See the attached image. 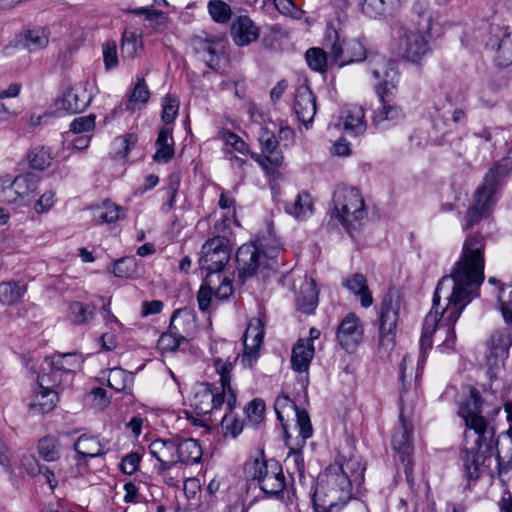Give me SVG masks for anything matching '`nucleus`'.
Listing matches in <instances>:
<instances>
[{"instance_id": "obj_61", "label": "nucleus", "mask_w": 512, "mask_h": 512, "mask_svg": "<svg viewBox=\"0 0 512 512\" xmlns=\"http://www.w3.org/2000/svg\"><path fill=\"white\" fill-rule=\"evenodd\" d=\"M179 101L174 96L167 95L164 98L162 120L165 126L173 123L178 115Z\"/></svg>"}, {"instance_id": "obj_55", "label": "nucleus", "mask_w": 512, "mask_h": 512, "mask_svg": "<svg viewBox=\"0 0 512 512\" xmlns=\"http://www.w3.org/2000/svg\"><path fill=\"white\" fill-rule=\"evenodd\" d=\"M208 11L212 19L217 23H226L231 18L230 6L222 0H210Z\"/></svg>"}, {"instance_id": "obj_50", "label": "nucleus", "mask_w": 512, "mask_h": 512, "mask_svg": "<svg viewBox=\"0 0 512 512\" xmlns=\"http://www.w3.org/2000/svg\"><path fill=\"white\" fill-rule=\"evenodd\" d=\"M150 92L143 78L138 79L132 93L129 96L126 109L134 111L137 104H145L149 100Z\"/></svg>"}, {"instance_id": "obj_54", "label": "nucleus", "mask_w": 512, "mask_h": 512, "mask_svg": "<svg viewBox=\"0 0 512 512\" xmlns=\"http://www.w3.org/2000/svg\"><path fill=\"white\" fill-rule=\"evenodd\" d=\"M48 35L43 29L27 30L24 45L29 51H37L47 46Z\"/></svg>"}, {"instance_id": "obj_13", "label": "nucleus", "mask_w": 512, "mask_h": 512, "mask_svg": "<svg viewBox=\"0 0 512 512\" xmlns=\"http://www.w3.org/2000/svg\"><path fill=\"white\" fill-rule=\"evenodd\" d=\"M258 140L261 145L262 153H253L251 157L267 174L273 175L281 167L284 160L275 133L267 127H261Z\"/></svg>"}, {"instance_id": "obj_36", "label": "nucleus", "mask_w": 512, "mask_h": 512, "mask_svg": "<svg viewBox=\"0 0 512 512\" xmlns=\"http://www.w3.org/2000/svg\"><path fill=\"white\" fill-rule=\"evenodd\" d=\"M48 358L51 360L52 367L62 370V373L70 379L83 364L82 356L78 353H55Z\"/></svg>"}, {"instance_id": "obj_59", "label": "nucleus", "mask_w": 512, "mask_h": 512, "mask_svg": "<svg viewBox=\"0 0 512 512\" xmlns=\"http://www.w3.org/2000/svg\"><path fill=\"white\" fill-rule=\"evenodd\" d=\"M264 412L265 403L262 399L259 398L252 400L246 408L248 421L254 426L260 424L263 421Z\"/></svg>"}, {"instance_id": "obj_15", "label": "nucleus", "mask_w": 512, "mask_h": 512, "mask_svg": "<svg viewBox=\"0 0 512 512\" xmlns=\"http://www.w3.org/2000/svg\"><path fill=\"white\" fill-rule=\"evenodd\" d=\"M367 69L374 80L378 82L377 90H385L390 93L396 89L398 70L395 61L381 55H374L367 59Z\"/></svg>"}, {"instance_id": "obj_10", "label": "nucleus", "mask_w": 512, "mask_h": 512, "mask_svg": "<svg viewBox=\"0 0 512 512\" xmlns=\"http://www.w3.org/2000/svg\"><path fill=\"white\" fill-rule=\"evenodd\" d=\"M231 257V248L228 244L226 237L217 236L207 240L201 249V256L199 258V265L201 269L205 270L206 275H211L213 278L215 274L221 272Z\"/></svg>"}, {"instance_id": "obj_30", "label": "nucleus", "mask_w": 512, "mask_h": 512, "mask_svg": "<svg viewBox=\"0 0 512 512\" xmlns=\"http://www.w3.org/2000/svg\"><path fill=\"white\" fill-rule=\"evenodd\" d=\"M176 445V458L178 462L185 465L195 464L200 462L203 451L198 440L193 438L175 437Z\"/></svg>"}, {"instance_id": "obj_37", "label": "nucleus", "mask_w": 512, "mask_h": 512, "mask_svg": "<svg viewBox=\"0 0 512 512\" xmlns=\"http://www.w3.org/2000/svg\"><path fill=\"white\" fill-rule=\"evenodd\" d=\"M157 151L153 159L157 162L168 163L174 156V141L172 137V128L163 126L156 140Z\"/></svg>"}, {"instance_id": "obj_63", "label": "nucleus", "mask_w": 512, "mask_h": 512, "mask_svg": "<svg viewBox=\"0 0 512 512\" xmlns=\"http://www.w3.org/2000/svg\"><path fill=\"white\" fill-rule=\"evenodd\" d=\"M274 5L281 14L297 20L301 19L304 14V11L298 8L292 0H274Z\"/></svg>"}, {"instance_id": "obj_64", "label": "nucleus", "mask_w": 512, "mask_h": 512, "mask_svg": "<svg viewBox=\"0 0 512 512\" xmlns=\"http://www.w3.org/2000/svg\"><path fill=\"white\" fill-rule=\"evenodd\" d=\"M42 467L34 455L24 454L20 459V469L30 476L35 477L42 472Z\"/></svg>"}, {"instance_id": "obj_22", "label": "nucleus", "mask_w": 512, "mask_h": 512, "mask_svg": "<svg viewBox=\"0 0 512 512\" xmlns=\"http://www.w3.org/2000/svg\"><path fill=\"white\" fill-rule=\"evenodd\" d=\"M92 100L91 94L87 91L86 84L82 82L71 85L57 103L59 109L69 114L83 112Z\"/></svg>"}, {"instance_id": "obj_40", "label": "nucleus", "mask_w": 512, "mask_h": 512, "mask_svg": "<svg viewBox=\"0 0 512 512\" xmlns=\"http://www.w3.org/2000/svg\"><path fill=\"white\" fill-rule=\"evenodd\" d=\"M74 449L81 457L95 458L106 454L104 445L93 436L81 435L74 444Z\"/></svg>"}, {"instance_id": "obj_39", "label": "nucleus", "mask_w": 512, "mask_h": 512, "mask_svg": "<svg viewBox=\"0 0 512 512\" xmlns=\"http://www.w3.org/2000/svg\"><path fill=\"white\" fill-rule=\"evenodd\" d=\"M492 204L493 202L475 195L474 204L467 210L463 229L469 230L478 225L481 220L488 216Z\"/></svg>"}, {"instance_id": "obj_20", "label": "nucleus", "mask_w": 512, "mask_h": 512, "mask_svg": "<svg viewBox=\"0 0 512 512\" xmlns=\"http://www.w3.org/2000/svg\"><path fill=\"white\" fill-rule=\"evenodd\" d=\"M363 328L359 318L353 314H348L339 324L337 329V341L347 352H354L362 341Z\"/></svg>"}, {"instance_id": "obj_32", "label": "nucleus", "mask_w": 512, "mask_h": 512, "mask_svg": "<svg viewBox=\"0 0 512 512\" xmlns=\"http://www.w3.org/2000/svg\"><path fill=\"white\" fill-rule=\"evenodd\" d=\"M487 46L497 51L499 66L506 67L512 64V31L494 34L487 42Z\"/></svg>"}, {"instance_id": "obj_25", "label": "nucleus", "mask_w": 512, "mask_h": 512, "mask_svg": "<svg viewBox=\"0 0 512 512\" xmlns=\"http://www.w3.org/2000/svg\"><path fill=\"white\" fill-rule=\"evenodd\" d=\"M293 108L298 120L308 128L317 110L316 97L308 86L301 85L296 89Z\"/></svg>"}, {"instance_id": "obj_16", "label": "nucleus", "mask_w": 512, "mask_h": 512, "mask_svg": "<svg viewBox=\"0 0 512 512\" xmlns=\"http://www.w3.org/2000/svg\"><path fill=\"white\" fill-rule=\"evenodd\" d=\"M381 100V107L374 111L372 125L377 130H387L390 127L403 121L405 115L402 108L391 99L392 92L377 90Z\"/></svg>"}, {"instance_id": "obj_5", "label": "nucleus", "mask_w": 512, "mask_h": 512, "mask_svg": "<svg viewBox=\"0 0 512 512\" xmlns=\"http://www.w3.org/2000/svg\"><path fill=\"white\" fill-rule=\"evenodd\" d=\"M473 445L466 446L460 454L463 471L468 479H478L492 461L493 449L497 443L495 430L475 434Z\"/></svg>"}, {"instance_id": "obj_46", "label": "nucleus", "mask_w": 512, "mask_h": 512, "mask_svg": "<svg viewBox=\"0 0 512 512\" xmlns=\"http://www.w3.org/2000/svg\"><path fill=\"white\" fill-rule=\"evenodd\" d=\"M37 452L44 461L54 462L61 456V444L56 437L48 435L39 439Z\"/></svg>"}, {"instance_id": "obj_8", "label": "nucleus", "mask_w": 512, "mask_h": 512, "mask_svg": "<svg viewBox=\"0 0 512 512\" xmlns=\"http://www.w3.org/2000/svg\"><path fill=\"white\" fill-rule=\"evenodd\" d=\"M465 390V398L459 400L458 415L464 420L466 427L473 430L474 434L495 430L482 416L484 401L479 391L472 386H467Z\"/></svg>"}, {"instance_id": "obj_17", "label": "nucleus", "mask_w": 512, "mask_h": 512, "mask_svg": "<svg viewBox=\"0 0 512 512\" xmlns=\"http://www.w3.org/2000/svg\"><path fill=\"white\" fill-rule=\"evenodd\" d=\"M412 436L413 426L401 413L399 417V425L395 427L392 434V447L395 455L404 465L406 472L411 465V455L413 452Z\"/></svg>"}, {"instance_id": "obj_51", "label": "nucleus", "mask_w": 512, "mask_h": 512, "mask_svg": "<svg viewBox=\"0 0 512 512\" xmlns=\"http://www.w3.org/2000/svg\"><path fill=\"white\" fill-rule=\"evenodd\" d=\"M137 262L133 257H123L113 264V274L119 278H133L137 275Z\"/></svg>"}, {"instance_id": "obj_26", "label": "nucleus", "mask_w": 512, "mask_h": 512, "mask_svg": "<svg viewBox=\"0 0 512 512\" xmlns=\"http://www.w3.org/2000/svg\"><path fill=\"white\" fill-rule=\"evenodd\" d=\"M261 253L253 244H243L236 252L238 278L244 282L255 275L260 264Z\"/></svg>"}, {"instance_id": "obj_21", "label": "nucleus", "mask_w": 512, "mask_h": 512, "mask_svg": "<svg viewBox=\"0 0 512 512\" xmlns=\"http://www.w3.org/2000/svg\"><path fill=\"white\" fill-rule=\"evenodd\" d=\"M192 47L195 54L205 62L207 67L218 71L220 67L219 51L222 48L220 38L216 36H195L192 39Z\"/></svg>"}, {"instance_id": "obj_44", "label": "nucleus", "mask_w": 512, "mask_h": 512, "mask_svg": "<svg viewBox=\"0 0 512 512\" xmlns=\"http://www.w3.org/2000/svg\"><path fill=\"white\" fill-rule=\"evenodd\" d=\"M149 452L157 461H178L176 458L175 437L152 441L149 445Z\"/></svg>"}, {"instance_id": "obj_18", "label": "nucleus", "mask_w": 512, "mask_h": 512, "mask_svg": "<svg viewBox=\"0 0 512 512\" xmlns=\"http://www.w3.org/2000/svg\"><path fill=\"white\" fill-rule=\"evenodd\" d=\"M39 177L33 173L18 175L9 187L3 189L7 203L24 205L38 188Z\"/></svg>"}, {"instance_id": "obj_9", "label": "nucleus", "mask_w": 512, "mask_h": 512, "mask_svg": "<svg viewBox=\"0 0 512 512\" xmlns=\"http://www.w3.org/2000/svg\"><path fill=\"white\" fill-rule=\"evenodd\" d=\"M325 46L329 49L332 60L339 66L362 61L366 56L361 42L356 39L341 40L339 33L333 28L326 31Z\"/></svg>"}, {"instance_id": "obj_48", "label": "nucleus", "mask_w": 512, "mask_h": 512, "mask_svg": "<svg viewBox=\"0 0 512 512\" xmlns=\"http://www.w3.org/2000/svg\"><path fill=\"white\" fill-rule=\"evenodd\" d=\"M29 164L33 169L43 171L50 166L52 155L49 147L38 145L28 155Z\"/></svg>"}, {"instance_id": "obj_7", "label": "nucleus", "mask_w": 512, "mask_h": 512, "mask_svg": "<svg viewBox=\"0 0 512 512\" xmlns=\"http://www.w3.org/2000/svg\"><path fill=\"white\" fill-rule=\"evenodd\" d=\"M511 346L512 326L499 328L490 336L485 363L490 381L497 379L503 370Z\"/></svg>"}, {"instance_id": "obj_14", "label": "nucleus", "mask_w": 512, "mask_h": 512, "mask_svg": "<svg viewBox=\"0 0 512 512\" xmlns=\"http://www.w3.org/2000/svg\"><path fill=\"white\" fill-rule=\"evenodd\" d=\"M258 140L261 145L262 153H253L251 157L267 174L273 175L281 167L284 160L275 133L267 127H261Z\"/></svg>"}, {"instance_id": "obj_42", "label": "nucleus", "mask_w": 512, "mask_h": 512, "mask_svg": "<svg viewBox=\"0 0 512 512\" xmlns=\"http://www.w3.org/2000/svg\"><path fill=\"white\" fill-rule=\"evenodd\" d=\"M27 291L25 284L17 281L0 282V303L5 306L17 304Z\"/></svg>"}, {"instance_id": "obj_47", "label": "nucleus", "mask_w": 512, "mask_h": 512, "mask_svg": "<svg viewBox=\"0 0 512 512\" xmlns=\"http://www.w3.org/2000/svg\"><path fill=\"white\" fill-rule=\"evenodd\" d=\"M120 207L106 200L101 206L93 208V217L96 223H113L120 218Z\"/></svg>"}, {"instance_id": "obj_29", "label": "nucleus", "mask_w": 512, "mask_h": 512, "mask_svg": "<svg viewBox=\"0 0 512 512\" xmlns=\"http://www.w3.org/2000/svg\"><path fill=\"white\" fill-rule=\"evenodd\" d=\"M231 36L238 46H246L259 37V30L248 16H239L231 26Z\"/></svg>"}, {"instance_id": "obj_23", "label": "nucleus", "mask_w": 512, "mask_h": 512, "mask_svg": "<svg viewBox=\"0 0 512 512\" xmlns=\"http://www.w3.org/2000/svg\"><path fill=\"white\" fill-rule=\"evenodd\" d=\"M296 427L298 429V437L295 443H291V436L287 438L284 434L286 445L290 448V455L294 456L295 462L298 464L299 460L303 461L301 450L306 444L307 439L313 435V427L311 424L310 416L304 409H296Z\"/></svg>"}, {"instance_id": "obj_62", "label": "nucleus", "mask_w": 512, "mask_h": 512, "mask_svg": "<svg viewBox=\"0 0 512 512\" xmlns=\"http://www.w3.org/2000/svg\"><path fill=\"white\" fill-rule=\"evenodd\" d=\"M130 376L121 368H114L110 370L108 376L109 386L116 391H123L127 387V381Z\"/></svg>"}, {"instance_id": "obj_41", "label": "nucleus", "mask_w": 512, "mask_h": 512, "mask_svg": "<svg viewBox=\"0 0 512 512\" xmlns=\"http://www.w3.org/2000/svg\"><path fill=\"white\" fill-rule=\"evenodd\" d=\"M504 176L500 164L493 166L485 175L483 184L476 190L475 195L493 202V195L500 179Z\"/></svg>"}, {"instance_id": "obj_12", "label": "nucleus", "mask_w": 512, "mask_h": 512, "mask_svg": "<svg viewBox=\"0 0 512 512\" xmlns=\"http://www.w3.org/2000/svg\"><path fill=\"white\" fill-rule=\"evenodd\" d=\"M239 354L234 357L228 356L225 360L221 357L213 358V365L220 375L221 393L213 390V411L222 407L226 402L227 412H232L236 404V394L231 387V371L238 359Z\"/></svg>"}, {"instance_id": "obj_27", "label": "nucleus", "mask_w": 512, "mask_h": 512, "mask_svg": "<svg viewBox=\"0 0 512 512\" xmlns=\"http://www.w3.org/2000/svg\"><path fill=\"white\" fill-rule=\"evenodd\" d=\"M341 119L344 129L354 136L364 134L367 129L365 112L360 105H345L341 112Z\"/></svg>"}, {"instance_id": "obj_35", "label": "nucleus", "mask_w": 512, "mask_h": 512, "mask_svg": "<svg viewBox=\"0 0 512 512\" xmlns=\"http://www.w3.org/2000/svg\"><path fill=\"white\" fill-rule=\"evenodd\" d=\"M313 355V344L310 341H305V339H299L292 349V369L299 373L307 371Z\"/></svg>"}, {"instance_id": "obj_28", "label": "nucleus", "mask_w": 512, "mask_h": 512, "mask_svg": "<svg viewBox=\"0 0 512 512\" xmlns=\"http://www.w3.org/2000/svg\"><path fill=\"white\" fill-rule=\"evenodd\" d=\"M348 500L349 498L334 492H327L319 486L316 487L312 498L315 512H339Z\"/></svg>"}, {"instance_id": "obj_6", "label": "nucleus", "mask_w": 512, "mask_h": 512, "mask_svg": "<svg viewBox=\"0 0 512 512\" xmlns=\"http://www.w3.org/2000/svg\"><path fill=\"white\" fill-rule=\"evenodd\" d=\"M364 467L357 459L335 463L325 469L319 476L317 486L327 492H334L342 497L351 498L352 481L361 480Z\"/></svg>"}, {"instance_id": "obj_58", "label": "nucleus", "mask_w": 512, "mask_h": 512, "mask_svg": "<svg viewBox=\"0 0 512 512\" xmlns=\"http://www.w3.org/2000/svg\"><path fill=\"white\" fill-rule=\"evenodd\" d=\"M137 142V136L134 134H126L124 136L117 137L113 145L117 149L115 157L126 158L130 150L135 146Z\"/></svg>"}, {"instance_id": "obj_56", "label": "nucleus", "mask_w": 512, "mask_h": 512, "mask_svg": "<svg viewBox=\"0 0 512 512\" xmlns=\"http://www.w3.org/2000/svg\"><path fill=\"white\" fill-rule=\"evenodd\" d=\"M214 295V279L211 275H206L198 294V306L201 311H206L210 307L212 296Z\"/></svg>"}, {"instance_id": "obj_60", "label": "nucleus", "mask_w": 512, "mask_h": 512, "mask_svg": "<svg viewBox=\"0 0 512 512\" xmlns=\"http://www.w3.org/2000/svg\"><path fill=\"white\" fill-rule=\"evenodd\" d=\"M498 301L505 322L512 326V288L506 294L503 287L499 286Z\"/></svg>"}, {"instance_id": "obj_49", "label": "nucleus", "mask_w": 512, "mask_h": 512, "mask_svg": "<svg viewBox=\"0 0 512 512\" xmlns=\"http://www.w3.org/2000/svg\"><path fill=\"white\" fill-rule=\"evenodd\" d=\"M96 307L83 302H73L70 305L71 320L75 324H86L90 322L95 315Z\"/></svg>"}, {"instance_id": "obj_4", "label": "nucleus", "mask_w": 512, "mask_h": 512, "mask_svg": "<svg viewBox=\"0 0 512 512\" xmlns=\"http://www.w3.org/2000/svg\"><path fill=\"white\" fill-rule=\"evenodd\" d=\"M402 306L400 295L389 290L383 297L380 306L379 341L377 355L382 361L389 360L395 347L396 327Z\"/></svg>"}, {"instance_id": "obj_38", "label": "nucleus", "mask_w": 512, "mask_h": 512, "mask_svg": "<svg viewBox=\"0 0 512 512\" xmlns=\"http://www.w3.org/2000/svg\"><path fill=\"white\" fill-rule=\"evenodd\" d=\"M191 406L198 414L213 412V385L209 383L198 384L191 399Z\"/></svg>"}, {"instance_id": "obj_11", "label": "nucleus", "mask_w": 512, "mask_h": 512, "mask_svg": "<svg viewBox=\"0 0 512 512\" xmlns=\"http://www.w3.org/2000/svg\"><path fill=\"white\" fill-rule=\"evenodd\" d=\"M253 479L258 481L261 490L267 495H278L285 486V476L279 462L270 459H255L252 464Z\"/></svg>"}, {"instance_id": "obj_57", "label": "nucleus", "mask_w": 512, "mask_h": 512, "mask_svg": "<svg viewBox=\"0 0 512 512\" xmlns=\"http://www.w3.org/2000/svg\"><path fill=\"white\" fill-rule=\"evenodd\" d=\"M293 410L296 413V409H299L295 403L286 395L278 396L274 403V410L277 415V419L280 421L281 426L284 430V434L286 437H289V432L287 430V424L284 420V411L285 410Z\"/></svg>"}, {"instance_id": "obj_53", "label": "nucleus", "mask_w": 512, "mask_h": 512, "mask_svg": "<svg viewBox=\"0 0 512 512\" xmlns=\"http://www.w3.org/2000/svg\"><path fill=\"white\" fill-rule=\"evenodd\" d=\"M308 66L317 72H325L327 69V54L321 48H309L305 53Z\"/></svg>"}, {"instance_id": "obj_3", "label": "nucleus", "mask_w": 512, "mask_h": 512, "mask_svg": "<svg viewBox=\"0 0 512 512\" xmlns=\"http://www.w3.org/2000/svg\"><path fill=\"white\" fill-rule=\"evenodd\" d=\"M332 218L338 220L348 234L358 230L366 218L365 203L355 188L338 187L333 194Z\"/></svg>"}, {"instance_id": "obj_33", "label": "nucleus", "mask_w": 512, "mask_h": 512, "mask_svg": "<svg viewBox=\"0 0 512 512\" xmlns=\"http://www.w3.org/2000/svg\"><path fill=\"white\" fill-rule=\"evenodd\" d=\"M319 291L314 279L306 280L300 287L296 300L297 310L304 314H312L318 306Z\"/></svg>"}, {"instance_id": "obj_31", "label": "nucleus", "mask_w": 512, "mask_h": 512, "mask_svg": "<svg viewBox=\"0 0 512 512\" xmlns=\"http://www.w3.org/2000/svg\"><path fill=\"white\" fill-rule=\"evenodd\" d=\"M70 380L69 377H66L65 374L62 373V370L51 366V360L48 357L45 358L41 372L37 377V383L40 389L56 390V388H59Z\"/></svg>"}, {"instance_id": "obj_43", "label": "nucleus", "mask_w": 512, "mask_h": 512, "mask_svg": "<svg viewBox=\"0 0 512 512\" xmlns=\"http://www.w3.org/2000/svg\"><path fill=\"white\" fill-rule=\"evenodd\" d=\"M285 210L298 220L307 219L313 213L311 196L306 192L299 193L293 202L286 203Z\"/></svg>"}, {"instance_id": "obj_19", "label": "nucleus", "mask_w": 512, "mask_h": 512, "mask_svg": "<svg viewBox=\"0 0 512 512\" xmlns=\"http://www.w3.org/2000/svg\"><path fill=\"white\" fill-rule=\"evenodd\" d=\"M264 337V323L260 318H252L244 333V353L242 363L252 367L258 358V351Z\"/></svg>"}, {"instance_id": "obj_1", "label": "nucleus", "mask_w": 512, "mask_h": 512, "mask_svg": "<svg viewBox=\"0 0 512 512\" xmlns=\"http://www.w3.org/2000/svg\"><path fill=\"white\" fill-rule=\"evenodd\" d=\"M484 253V237L478 233L467 236L451 274L439 280L433 295L432 309L423 321L416 379L422 373L426 353L432 348V337L436 332L443 330L446 334L442 345L449 347L454 342L455 323L465 307L478 296L484 281Z\"/></svg>"}, {"instance_id": "obj_45", "label": "nucleus", "mask_w": 512, "mask_h": 512, "mask_svg": "<svg viewBox=\"0 0 512 512\" xmlns=\"http://www.w3.org/2000/svg\"><path fill=\"white\" fill-rule=\"evenodd\" d=\"M59 401L58 391L49 389H40L35 394L34 400L29 404L30 409L37 410L40 413L52 411Z\"/></svg>"}, {"instance_id": "obj_34", "label": "nucleus", "mask_w": 512, "mask_h": 512, "mask_svg": "<svg viewBox=\"0 0 512 512\" xmlns=\"http://www.w3.org/2000/svg\"><path fill=\"white\" fill-rule=\"evenodd\" d=\"M342 285L348 291L359 296L361 305L368 308L373 304V298L369 291L367 279L362 273H354L343 279Z\"/></svg>"}, {"instance_id": "obj_2", "label": "nucleus", "mask_w": 512, "mask_h": 512, "mask_svg": "<svg viewBox=\"0 0 512 512\" xmlns=\"http://www.w3.org/2000/svg\"><path fill=\"white\" fill-rule=\"evenodd\" d=\"M433 17L430 11L423 10L408 23L397 24V53L404 60L419 64L431 52L429 39Z\"/></svg>"}, {"instance_id": "obj_24", "label": "nucleus", "mask_w": 512, "mask_h": 512, "mask_svg": "<svg viewBox=\"0 0 512 512\" xmlns=\"http://www.w3.org/2000/svg\"><path fill=\"white\" fill-rule=\"evenodd\" d=\"M181 314L179 309L173 312L168 331L158 339V348L163 352L176 351L187 340L188 333L181 328V323L185 322Z\"/></svg>"}, {"instance_id": "obj_52", "label": "nucleus", "mask_w": 512, "mask_h": 512, "mask_svg": "<svg viewBox=\"0 0 512 512\" xmlns=\"http://www.w3.org/2000/svg\"><path fill=\"white\" fill-rule=\"evenodd\" d=\"M139 47V35L136 33V31L125 29L121 42L122 56L124 58H134Z\"/></svg>"}]
</instances>
